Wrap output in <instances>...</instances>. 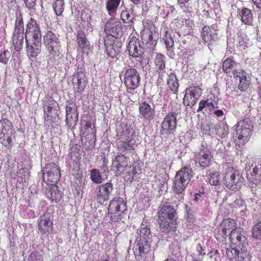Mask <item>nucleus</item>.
Returning <instances> with one entry per match:
<instances>
[{
    "instance_id": "nucleus-1",
    "label": "nucleus",
    "mask_w": 261,
    "mask_h": 261,
    "mask_svg": "<svg viewBox=\"0 0 261 261\" xmlns=\"http://www.w3.org/2000/svg\"><path fill=\"white\" fill-rule=\"evenodd\" d=\"M41 32L40 25L31 17L27 22L25 32V40L27 54L35 58L41 51Z\"/></svg>"
},
{
    "instance_id": "nucleus-2",
    "label": "nucleus",
    "mask_w": 261,
    "mask_h": 261,
    "mask_svg": "<svg viewBox=\"0 0 261 261\" xmlns=\"http://www.w3.org/2000/svg\"><path fill=\"white\" fill-rule=\"evenodd\" d=\"M176 212L173 206L163 205L158 212V222L162 232L173 233L176 230Z\"/></svg>"
},
{
    "instance_id": "nucleus-3",
    "label": "nucleus",
    "mask_w": 261,
    "mask_h": 261,
    "mask_svg": "<svg viewBox=\"0 0 261 261\" xmlns=\"http://www.w3.org/2000/svg\"><path fill=\"white\" fill-rule=\"evenodd\" d=\"M180 105L175 103L174 108L166 114L161 124L160 133L162 137L168 138L175 136L177 125V116L180 113Z\"/></svg>"
},
{
    "instance_id": "nucleus-4",
    "label": "nucleus",
    "mask_w": 261,
    "mask_h": 261,
    "mask_svg": "<svg viewBox=\"0 0 261 261\" xmlns=\"http://www.w3.org/2000/svg\"><path fill=\"white\" fill-rule=\"evenodd\" d=\"M43 44L48 53V61L54 62L62 55L61 46L58 36L51 31H47L43 37Z\"/></svg>"
},
{
    "instance_id": "nucleus-5",
    "label": "nucleus",
    "mask_w": 261,
    "mask_h": 261,
    "mask_svg": "<svg viewBox=\"0 0 261 261\" xmlns=\"http://www.w3.org/2000/svg\"><path fill=\"white\" fill-rule=\"evenodd\" d=\"M236 136L234 142L239 148L243 146L250 139L252 131L253 125L248 118L239 121L235 125Z\"/></svg>"
},
{
    "instance_id": "nucleus-6",
    "label": "nucleus",
    "mask_w": 261,
    "mask_h": 261,
    "mask_svg": "<svg viewBox=\"0 0 261 261\" xmlns=\"http://www.w3.org/2000/svg\"><path fill=\"white\" fill-rule=\"evenodd\" d=\"M135 132L131 127L123 129L120 135H117L116 140V147L122 153L126 154L133 152L134 144L132 141L135 138Z\"/></svg>"
},
{
    "instance_id": "nucleus-7",
    "label": "nucleus",
    "mask_w": 261,
    "mask_h": 261,
    "mask_svg": "<svg viewBox=\"0 0 261 261\" xmlns=\"http://www.w3.org/2000/svg\"><path fill=\"white\" fill-rule=\"evenodd\" d=\"M127 206L124 199L117 197L110 201L108 207V214L110 222H117L121 220L125 216Z\"/></svg>"
},
{
    "instance_id": "nucleus-8",
    "label": "nucleus",
    "mask_w": 261,
    "mask_h": 261,
    "mask_svg": "<svg viewBox=\"0 0 261 261\" xmlns=\"http://www.w3.org/2000/svg\"><path fill=\"white\" fill-rule=\"evenodd\" d=\"M244 179L240 171L229 167L225 169L223 182L225 187L232 191H238L243 185Z\"/></svg>"
},
{
    "instance_id": "nucleus-9",
    "label": "nucleus",
    "mask_w": 261,
    "mask_h": 261,
    "mask_svg": "<svg viewBox=\"0 0 261 261\" xmlns=\"http://www.w3.org/2000/svg\"><path fill=\"white\" fill-rule=\"evenodd\" d=\"M191 172L190 168L185 167L176 173L172 188L174 193L182 194L185 192L192 177Z\"/></svg>"
},
{
    "instance_id": "nucleus-10",
    "label": "nucleus",
    "mask_w": 261,
    "mask_h": 261,
    "mask_svg": "<svg viewBox=\"0 0 261 261\" xmlns=\"http://www.w3.org/2000/svg\"><path fill=\"white\" fill-rule=\"evenodd\" d=\"M124 84L127 93H133L140 86L141 76L136 69L125 68L124 71Z\"/></svg>"
},
{
    "instance_id": "nucleus-11",
    "label": "nucleus",
    "mask_w": 261,
    "mask_h": 261,
    "mask_svg": "<svg viewBox=\"0 0 261 261\" xmlns=\"http://www.w3.org/2000/svg\"><path fill=\"white\" fill-rule=\"evenodd\" d=\"M13 132V126L10 120L7 118L0 120V143L8 148L12 146Z\"/></svg>"
},
{
    "instance_id": "nucleus-12",
    "label": "nucleus",
    "mask_w": 261,
    "mask_h": 261,
    "mask_svg": "<svg viewBox=\"0 0 261 261\" xmlns=\"http://www.w3.org/2000/svg\"><path fill=\"white\" fill-rule=\"evenodd\" d=\"M43 180L47 185L56 184L61 177L60 167L54 163L46 164L42 170Z\"/></svg>"
},
{
    "instance_id": "nucleus-13",
    "label": "nucleus",
    "mask_w": 261,
    "mask_h": 261,
    "mask_svg": "<svg viewBox=\"0 0 261 261\" xmlns=\"http://www.w3.org/2000/svg\"><path fill=\"white\" fill-rule=\"evenodd\" d=\"M129 55L135 58L133 62L135 63L134 67H144L143 63V57L142 56L143 49L140 46L139 42L135 39H132L127 46Z\"/></svg>"
},
{
    "instance_id": "nucleus-14",
    "label": "nucleus",
    "mask_w": 261,
    "mask_h": 261,
    "mask_svg": "<svg viewBox=\"0 0 261 261\" xmlns=\"http://www.w3.org/2000/svg\"><path fill=\"white\" fill-rule=\"evenodd\" d=\"M194 158L196 164L205 169L211 165L213 155L210 148L202 146L198 151L194 153Z\"/></svg>"
},
{
    "instance_id": "nucleus-15",
    "label": "nucleus",
    "mask_w": 261,
    "mask_h": 261,
    "mask_svg": "<svg viewBox=\"0 0 261 261\" xmlns=\"http://www.w3.org/2000/svg\"><path fill=\"white\" fill-rule=\"evenodd\" d=\"M229 241L230 246L228 248H239L241 247H248V242L246 236V232L244 230L238 229L229 233Z\"/></svg>"
},
{
    "instance_id": "nucleus-16",
    "label": "nucleus",
    "mask_w": 261,
    "mask_h": 261,
    "mask_svg": "<svg viewBox=\"0 0 261 261\" xmlns=\"http://www.w3.org/2000/svg\"><path fill=\"white\" fill-rule=\"evenodd\" d=\"M104 44L107 55L113 59L116 58L120 52L121 42L116 37L106 36L104 37Z\"/></svg>"
},
{
    "instance_id": "nucleus-17",
    "label": "nucleus",
    "mask_w": 261,
    "mask_h": 261,
    "mask_svg": "<svg viewBox=\"0 0 261 261\" xmlns=\"http://www.w3.org/2000/svg\"><path fill=\"white\" fill-rule=\"evenodd\" d=\"M226 255L231 260L251 261L252 258V255L247 250V247L226 248Z\"/></svg>"
},
{
    "instance_id": "nucleus-18",
    "label": "nucleus",
    "mask_w": 261,
    "mask_h": 261,
    "mask_svg": "<svg viewBox=\"0 0 261 261\" xmlns=\"http://www.w3.org/2000/svg\"><path fill=\"white\" fill-rule=\"evenodd\" d=\"M128 161L129 158L125 154L118 153L112 161V171L116 176L121 175L127 167Z\"/></svg>"
},
{
    "instance_id": "nucleus-19",
    "label": "nucleus",
    "mask_w": 261,
    "mask_h": 261,
    "mask_svg": "<svg viewBox=\"0 0 261 261\" xmlns=\"http://www.w3.org/2000/svg\"><path fill=\"white\" fill-rule=\"evenodd\" d=\"M65 110L66 124L69 128H72L76 125L79 119V113L76 103L72 101H68Z\"/></svg>"
},
{
    "instance_id": "nucleus-20",
    "label": "nucleus",
    "mask_w": 261,
    "mask_h": 261,
    "mask_svg": "<svg viewBox=\"0 0 261 261\" xmlns=\"http://www.w3.org/2000/svg\"><path fill=\"white\" fill-rule=\"evenodd\" d=\"M113 190L112 183L108 182L98 186L95 191V199L98 203L103 204L108 201Z\"/></svg>"
},
{
    "instance_id": "nucleus-21",
    "label": "nucleus",
    "mask_w": 261,
    "mask_h": 261,
    "mask_svg": "<svg viewBox=\"0 0 261 261\" xmlns=\"http://www.w3.org/2000/svg\"><path fill=\"white\" fill-rule=\"evenodd\" d=\"M201 95V89L199 86L188 88L185 90L183 103L186 106L192 107L196 103Z\"/></svg>"
},
{
    "instance_id": "nucleus-22",
    "label": "nucleus",
    "mask_w": 261,
    "mask_h": 261,
    "mask_svg": "<svg viewBox=\"0 0 261 261\" xmlns=\"http://www.w3.org/2000/svg\"><path fill=\"white\" fill-rule=\"evenodd\" d=\"M113 17L109 19L106 23L104 32L106 36H112L117 38L121 34L122 28L120 23Z\"/></svg>"
},
{
    "instance_id": "nucleus-23",
    "label": "nucleus",
    "mask_w": 261,
    "mask_h": 261,
    "mask_svg": "<svg viewBox=\"0 0 261 261\" xmlns=\"http://www.w3.org/2000/svg\"><path fill=\"white\" fill-rule=\"evenodd\" d=\"M75 41L77 44V50L82 54L88 55L91 47L90 44L85 32L80 29L76 31Z\"/></svg>"
},
{
    "instance_id": "nucleus-24",
    "label": "nucleus",
    "mask_w": 261,
    "mask_h": 261,
    "mask_svg": "<svg viewBox=\"0 0 261 261\" xmlns=\"http://www.w3.org/2000/svg\"><path fill=\"white\" fill-rule=\"evenodd\" d=\"M201 37L210 47L218 39L217 30L213 26L204 25L201 31Z\"/></svg>"
},
{
    "instance_id": "nucleus-25",
    "label": "nucleus",
    "mask_w": 261,
    "mask_h": 261,
    "mask_svg": "<svg viewBox=\"0 0 261 261\" xmlns=\"http://www.w3.org/2000/svg\"><path fill=\"white\" fill-rule=\"evenodd\" d=\"M139 111L142 117L145 120L150 121L154 118V108H152L146 101L139 103Z\"/></svg>"
},
{
    "instance_id": "nucleus-26",
    "label": "nucleus",
    "mask_w": 261,
    "mask_h": 261,
    "mask_svg": "<svg viewBox=\"0 0 261 261\" xmlns=\"http://www.w3.org/2000/svg\"><path fill=\"white\" fill-rule=\"evenodd\" d=\"M247 179L255 185L261 182V163L257 162L255 163L254 166L252 165L250 173L247 174Z\"/></svg>"
},
{
    "instance_id": "nucleus-27",
    "label": "nucleus",
    "mask_w": 261,
    "mask_h": 261,
    "mask_svg": "<svg viewBox=\"0 0 261 261\" xmlns=\"http://www.w3.org/2000/svg\"><path fill=\"white\" fill-rule=\"evenodd\" d=\"M38 227L41 234H48L49 230L53 228V223L50 220L48 215L41 216L38 220Z\"/></svg>"
},
{
    "instance_id": "nucleus-28",
    "label": "nucleus",
    "mask_w": 261,
    "mask_h": 261,
    "mask_svg": "<svg viewBox=\"0 0 261 261\" xmlns=\"http://www.w3.org/2000/svg\"><path fill=\"white\" fill-rule=\"evenodd\" d=\"M96 130L94 126V129H91L90 133L84 134L85 135L83 136L82 141L86 150H91L95 147L96 140Z\"/></svg>"
},
{
    "instance_id": "nucleus-29",
    "label": "nucleus",
    "mask_w": 261,
    "mask_h": 261,
    "mask_svg": "<svg viewBox=\"0 0 261 261\" xmlns=\"http://www.w3.org/2000/svg\"><path fill=\"white\" fill-rule=\"evenodd\" d=\"M50 185L48 188H46L45 195L52 203H57L61 200L62 193L59 190L58 187L56 184Z\"/></svg>"
},
{
    "instance_id": "nucleus-30",
    "label": "nucleus",
    "mask_w": 261,
    "mask_h": 261,
    "mask_svg": "<svg viewBox=\"0 0 261 261\" xmlns=\"http://www.w3.org/2000/svg\"><path fill=\"white\" fill-rule=\"evenodd\" d=\"M163 33L164 34L162 39L164 42L166 49L168 51L167 55L171 57L174 55V41L173 38L169 33L168 28L167 27L164 28Z\"/></svg>"
},
{
    "instance_id": "nucleus-31",
    "label": "nucleus",
    "mask_w": 261,
    "mask_h": 261,
    "mask_svg": "<svg viewBox=\"0 0 261 261\" xmlns=\"http://www.w3.org/2000/svg\"><path fill=\"white\" fill-rule=\"evenodd\" d=\"M238 16L245 24L251 25L253 23V13L250 9L247 8L238 9Z\"/></svg>"
},
{
    "instance_id": "nucleus-32",
    "label": "nucleus",
    "mask_w": 261,
    "mask_h": 261,
    "mask_svg": "<svg viewBox=\"0 0 261 261\" xmlns=\"http://www.w3.org/2000/svg\"><path fill=\"white\" fill-rule=\"evenodd\" d=\"M123 0H106V10L109 16L115 17L117 15V11L118 10L121 2L123 3Z\"/></svg>"
},
{
    "instance_id": "nucleus-33",
    "label": "nucleus",
    "mask_w": 261,
    "mask_h": 261,
    "mask_svg": "<svg viewBox=\"0 0 261 261\" xmlns=\"http://www.w3.org/2000/svg\"><path fill=\"white\" fill-rule=\"evenodd\" d=\"M154 65L156 69V72L159 74V77H161L163 76L165 73V57L162 54H158L156 55L154 59Z\"/></svg>"
},
{
    "instance_id": "nucleus-34",
    "label": "nucleus",
    "mask_w": 261,
    "mask_h": 261,
    "mask_svg": "<svg viewBox=\"0 0 261 261\" xmlns=\"http://www.w3.org/2000/svg\"><path fill=\"white\" fill-rule=\"evenodd\" d=\"M237 63L234 60L227 58L222 62V69L223 71L228 75L233 74L237 70L236 67Z\"/></svg>"
},
{
    "instance_id": "nucleus-35",
    "label": "nucleus",
    "mask_w": 261,
    "mask_h": 261,
    "mask_svg": "<svg viewBox=\"0 0 261 261\" xmlns=\"http://www.w3.org/2000/svg\"><path fill=\"white\" fill-rule=\"evenodd\" d=\"M55 103L56 101L51 97L47 98L43 101V109L45 120L53 118V116H51L50 114L53 110V107H55Z\"/></svg>"
},
{
    "instance_id": "nucleus-36",
    "label": "nucleus",
    "mask_w": 261,
    "mask_h": 261,
    "mask_svg": "<svg viewBox=\"0 0 261 261\" xmlns=\"http://www.w3.org/2000/svg\"><path fill=\"white\" fill-rule=\"evenodd\" d=\"M167 82L171 91L174 94H177L179 85L175 74L173 72L170 73L168 76Z\"/></svg>"
},
{
    "instance_id": "nucleus-37",
    "label": "nucleus",
    "mask_w": 261,
    "mask_h": 261,
    "mask_svg": "<svg viewBox=\"0 0 261 261\" xmlns=\"http://www.w3.org/2000/svg\"><path fill=\"white\" fill-rule=\"evenodd\" d=\"M12 42L15 49L17 51L22 49L24 42V33L13 32Z\"/></svg>"
},
{
    "instance_id": "nucleus-38",
    "label": "nucleus",
    "mask_w": 261,
    "mask_h": 261,
    "mask_svg": "<svg viewBox=\"0 0 261 261\" xmlns=\"http://www.w3.org/2000/svg\"><path fill=\"white\" fill-rule=\"evenodd\" d=\"M221 224L225 227L227 232L232 233V231L238 230L237 223L234 219L230 218L224 219Z\"/></svg>"
},
{
    "instance_id": "nucleus-39",
    "label": "nucleus",
    "mask_w": 261,
    "mask_h": 261,
    "mask_svg": "<svg viewBox=\"0 0 261 261\" xmlns=\"http://www.w3.org/2000/svg\"><path fill=\"white\" fill-rule=\"evenodd\" d=\"M137 246L139 251V255L141 257H144L150 250V243L151 242L137 241Z\"/></svg>"
},
{
    "instance_id": "nucleus-40",
    "label": "nucleus",
    "mask_w": 261,
    "mask_h": 261,
    "mask_svg": "<svg viewBox=\"0 0 261 261\" xmlns=\"http://www.w3.org/2000/svg\"><path fill=\"white\" fill-rule=\"evenodd\" d=\"M227 234L225 227H224L221 223L215 230L214 236L219 241L225 240L228 236Z\"/></svg>"
},
{
    "instance_id": "nucleus-41",
    "label": "nucleus",
    "mask_w": 261,
    "mask_h": 261,
    "mask_svg": "<svg viewBox=\"0 0 261 261\" xmlns=\"http://www.w3.org/2000/svg\"><path fill=\"white\" fill-rule=\"evenodd\" d=\"M139 236L137 237V241L151 242V234L149 228L142 227L139 230Z\"/></svg>"
},
{
    "instance_id": "nucleus-42",
    "label": "nucleus",
    "mask_w": 261,
    "mask_h": 261,
    "mask_svg": "<svg viewBox=\"0 0 261 261\" xmlns=\"http://www.w3.org/2000/svg\"><path fill=\"white\" fill-rule=\"evenodd\" d=\"M228 126L225 123H221L215 125L216 134L221 138L225 137L228 134Z\"/></svg>"
},
{
    "instance_id": "nucleus-43",
    "label": "nucleus",
    "mask_w": 261,
    "mask_h": 261,
    "mask_svg": "<svg viewBox=\"0 0 261 261\" xmlns=\"http://www.w3.org/2000/svg\"><path fill=\"white\" fill-rule=\"evenodd\" d=\"M80 146L77 144L73 145L70 150L69 155L70 159L74 162H78L81 159L80 153Z\"/></svg>"
},
{
    "instance_id": "nucleus-44",
    "label": "nucleus",
    "mask_w": 261,
    "mask_h": 261,
    "mask_svg": "<svg viewBox=\"0 0 261 261\" xmlns=\"http://www.w3.org/2000/svg\"><path fill=\"white\" fill-rule=\"evenodd\" d=\"M16 18L15 23L14 32L24 33V24L22 15L19 12L16 13Z\"/></svg>"
},
{
    "instance_id": "nucleus-45",
    "label": "nucleus",
    "mask_w": 261,
    "mask_h": 261,
    "mask_svg": "<svg viewBox=\"0 0 261 261\" xmlns=\"http://www.w3.org/2000/svg\"><path fill=\"white\" fill-rule=\"evenodd\" d=\"M217 106L214 105L213 103L208 102L204 100H201L199 102V107L197 110V112H201L202 110L206 108L208 109V111L211 112L217 108Z\"/></svg>"
},
{
    "instance_id": "nucleus-46",
    "label": "nucleus",
    "mask_w": 261,
    "mask_h": 261,
    "mask_svg": "<svg viewBox=\"0 0 261 261\" xmlns=\"http://www.w3.org/2000/svg\"><path fill=\"white\" fill-rule=\"evenodd\" d=\"M64 0H56L53 4V9L57 16L62 15L64 10Z\"/></svg>"
},
{
    "instance_id": "nucleus-47",
    "label": "nucleus",
    "mask_w": 261,
    "mask_h": 261,
    "mask_svg": "<svg viewBox=\"0 0 261 261\" xmlns=\"http://www.w3.org/2000/svg\"><path fill=\"white\" fill-rule=\"evenodd\" d=\"M220 174L218 172H211L208 175V179L210 185L212 186H219L220 185L219 180Z\"/></svg>"
},
{
    "instance_id": "nucleus-48",
    "label": "nucleus",
    "mask_w": 261,
    "mask_h": 261,
    "mask_svg": "<svg viewBox=\"0 0 261 261\" xmlns=\"http://www.w3.org/2000/svg\"><path fill=\"white\" fill-rule=\"evenodd\" d=\"M90 178L95 184H100L102 182V176L99 171L96 169L90 171Z\"/></svg>"
},
{
    "instance_id": "nucleus-49",
    "label": "nucleus",
    "mask_w": 261,
    "mask_h": 261,
    "mask_svg": "<svg viewBox=\"0 0 261 261\" xmlns=\"http://www.w3.org/2000/svg\"><path fill=\"white\" fill-rule=\"evenodd\" d=\"M248 79L247 76L239 82L238 88L241 92H245L249 88L251 83Z\"/></svg>"
},
{
    "instance_id": "nucleus-50",
    "label": "nucleus",
    "mask_w": 261,
    "mask_h": 261,
    "mask_svg": "<svg viewBox=\"0 0 261 261\" xmlns=\"http://www.w3.org/2000/svg\"><path fill=\"white\" fill-rule=\"evenodd\" d=\"M238 39V47L240 50H245L248 47L249 39L246 36H240Z\"/></svg>"
},
{
    "instance_id": "nucleus-51",
    "label": "nucleus",
    "mask_w": 261,
    "mask_h": 261,
    "mask_svg": "<svg viewBox=\"0 0 261 261\" xmlns=\"http://www.w3.org/2000/svg\"><path fill=\"white\" fill-rule=\"evenodd\" d=\"M27 261H43V258L39 252L33 251L29 255Z\"/></svg>"
},
{
    "instance_id": "nucleus-52",
    "label": "nucleus",
    "mask_w": 261,
    "mask_h": 261,
    "mask_svg": "<svg viewBox=\"0 0 261 261\" xmlns=\"http://www.w3.org/2000/svg\"><path fill=\"white\" fill-rule=\"evenodd\" d=\"M11 57V53L8 50H4L0 54V62L7 64Z\"/></svg>"
},
{
    "instance_id": "nucleus-53",
    "label": "nucleus",
    "mask_w": 261,
    "mask_h": 261,
    "mask_svg": "<svg viewBox=\"0 0 261 261\" xmlns=\"http://www.w3.org/2000/svg\"><path fill=\"white\" fill-rule=\"evenodd\" d=\"M232 75L234 79H239V82L248 76L247 73L242 69L237 70Z\"/></svg>"
},
{
    "instance_id": "nucleus-54",
    "label": "nucleus",
    "mask_w": 261,
    "mask_h": 261,
    "mask_svg": "<svg viewBox=\"0 0 261 261\" xmlns=\"http://www.w3.org/2000/svg\"><path fill=\"white\" fill-rule=\"evenodd\" d=\"M252 236L255 238H261V223H258L255 225L252 229Z\"/></svg>"
},
{
    "instance_id": "nucleus-55",
    "label": "nucleus",
    "mask_w": 261,
    "mask_h": 261,
    "mask_svg": "<svg viewBox=\"0 0 261 261\" xmlns=\"http://www.w3.org/2000/svg\"><path fill=\"white\" fill-rule=\"evenodd\" d=\"M120 17L124 23H129L132 20L129 12L126 10L122 11Z\"/></svg>"
},
{
    "instance_id": "nucleus-56",
    "label": "nucleus",
    "mask_w": 261,
    "mask_h": 261,
    "mask_svg": "<svg viewBox=\"0 0 261 261\" xmlns=\"http://www.w3.org/2000/svg\"><path fill=\"white\" fill-rule=\"evenodd\" d=\"M150 33V30L147 29L144 30L141 32V38L142 41V43L145 45H148V37L149 34Z\"/></svg>"
},
{
    "instance_id": "nucleus-57",
    "label": "nucleus",
    "mask_w": 261,
    "mask_h": 261,
    "mask_svg": "<svg viewBox=\"0 0 261 261\" xmlns=\"http://www.w3.org/2000/svg\"><path fill=\"white\" fill-rule=\"evenodd\" d=\"M155 34L150 30V33L149 34L148 37V45H146L147 47H151L152 46H154L156 44V37H155Z\"/></svg>"
},
{
    "instance_id": "nucleus-58",
    "label": "nucleus",
    "mask_w": 261,
    "mask_h": 261,
    "mask_svg": "<svg viewBox=\"0 0 261 261\" xmlns=\"http://www.w3.org/2000/svg\"><path fill=\"white\" fill-rule=\"evenodd\" d=\"M85 80H77L76 91L78 93H82L85 89L86 86L84 84Z\"/></svg>"
},
{
    "instance_id": "nucleus-59",
    "label": "nucleus",
    "mask_w": 261,
    "mask_h": 261,
    "mask_svg": "<svg viewBox=\"0 0 261 261\" xmlns=\"http://www.w3.org/2000/svg\"><path fill=\"white\" fill-rule=\"evenodd\" d=\"M205 101L208 102L213 103L214 105L217 106L218 102V98L213 93H211L207 96V98Z\"/></svg>"
},
{
    "instance_id": "nucleus-60",
    "label": "nucleus",
    "mask_w": 261,
    "mask_h": 261,
    "mask_svg": "<svg viewBox=\"0 0 261 261\" xmlns=\"http://www.w3.org/2000/svg\"><path fill=\"white\" fill-rule=\"evenodd\" d=\"M87 120L86 121V123L84 125V127L85 128V132L83 134H87V133H90V130L91 129H93L92 128V123L90 122V121H89L88 119L90 118L89 116L85 117ZM84 122H85V120H84Z\"/></svg>"
},
{
    "instance_id": "nucleus-61",
    "label": "nucleus",
    "mask_w": 261,
    "mask_h": 261,
    "mask_svg": "<svg viewBox=\"0 0 261 261\" xmlns=\"http://www.w3.org/2000/svg\"><path fill=\"white\" fill-rule=\"evenodd\" d=\"M26 7L29 9H35L36 0H24Z\"/></svg>"
},
{
    "instance_id": "nucleus-62",
    "label": "nucleus",
    "mask_w": 261,
    "mask_h": 261,
    "mask_svg": "<svg viewBox=\"0 0 261 261\" xmlns=\"http://www.w3.org/2000/svg\"><path fill=\"white\" fill-rule=\"evenodd\" d=\"M196 249L197 252H198V256H203L205 255V253L204 252V249L202 247L200 243H198L196 247Z\"/></svg>"
},
{
    "instance_id": "nucleus-63",
    "label": "nucleus",
    "mask_w": 261,
    "mask_h": 261,
    "mask_svg": "<svg viewBox=\"0 0 261 261\" xmlns=\"http://www.w3.org/2000/svg\"><path fill=\"white\" fill-rule=\"evenodd\" d=\"M132 173L134 175H135L136 174H139L141 173V169L139 166H135L133 167V170H132Z\"/></svg>"
},
{
    "instance_id": "nucleus-64",
    "label": "nucleus",
    "mask_w": 261,
    "mask_h": 261,
    "mask_svg": "<svg viewBox=\"0 0 261 261\" xmlns=\"http://www.w3.org/2000/svg\"><path fill=\"white\" fill-rule=\"evenodd\" d=\"M76 76L77 80H85L86 75L83 71H79L76 72Z\"/></svg>"
}]
</instances>
